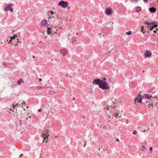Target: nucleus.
Wrapping results in <instances>:
<instances>
[{
	"mask_svg": "<svg viewBox=\"0 0 158 158\" xmlns=\"http://www.w3.org/2000/svg\"><path fill=\"white\" fill-rule=\"evenodd\" d=\"M99 88L102 89H109L110 87L109 84L106 81H102L101 84L99 85Z\"/></svg>",
	"mask_w": 158,
	"mask_h": 158,
	"instance_id": "nucleus-1",
	"label": "nucleus"
},
{
	"mask_svg": "<svg viewBox=\"0 0 158 158\" xmlns=\"http://www.w3.org/2000/svg\"><path fill=\"white\" fill-rule=\"evenodd\" d=\"M25 124L23 123H22L21 121H19V124H18L16 126V128L18 131H21V132L24 131Z\"/></svg>",
	"mask_w": 158,
	"mask_h": 158,
	"instance_id": "nucleus-2",
	"label": "nucleus"
},
{
	"mask_svg": "<svg viewBox=\"0 0 158 158\" xmlns=\"http://www.w3.org/2000/svg\"><path fill=\"white\" fill-rule=\"evenodd\" d=\"M68 4V2L66 1L61 0L59 2L58 5L61 6L62 8H66Z\"/></svg>",
	"mask_w": 158,
	"mask_h": 158,
	"instance_id": "nucleus-3",
	"label": "nucleus"
},
{
	"mask_svg": "<svg viewBox=\"0 0 158 158\" xmlns=\"http://www.w3.org/2000/svg\"><path fill=\"white\" fill-rule=\"evenodd\" d=\"M102 81L100 79H97L94 80L93 81V84L95 85H98L99 87V85L101 84Z\"/></svg>",
	"mask_w": 158,
	"mask_h": 158,
	"instance_id": "nucleus-4",
	"label": "nucleus"
},
{
	"mask_svg": "<svg viewBox=\"0 0 158 158\" xmlns=\"http://www.w3.org/2000/svg\"><path fill=\"white\" fill-rule=\"evenodd\" d=\"M60 52L61 54L64 56H65V54L67 53L68 50L65 48H62L60 49Z\"/></svg>",
	"mask_w": 158,
	"mask_h": 158,
	"instance_id": "nucleus-5",
	"label": "nucleus"
},
{
	"mask_svg": "<svg viewBox=\"0 0 158 158\" xmlns=\"http://www.w3.org/2000/svg\"><path fill=\"white\" fill-rule=\"evenodd\" d=\"M12 5L11 4H9L6 5L4 8V10L5 11H8L10 10V8L12 7Z\"/></svg>",
	"mask_w": 158,
	"mask_h": 158,
	"instance_id": "nucleus-6",
	"label": "nucleus"
},
{
	"mask_svg": "<svg viewBox=\"0 0 158 158\" xmlns=\"http://www.w3.org/2000/svg\"><path fill=\"white\" fill-rule=\"evenodd\" d=\"M77 41V38L76 37H73L71 39V42L73 44H76Z\"/></svg>",
	"mask_w": 158,
	"mask_h": 158,
	"instance_id": "nucleus-7",
	"label": "nucleus"
},
{
	"mask_svg": "<svg viewBox=\"0 0 158 158\" xmlns=\"http://www.w3.org/2000/svg\"><path fill=\"white\" fill-rule=\"evenodd\" d=\"M152 56L151 52L149 51H146L144 54V56L146 57H149Z\"/></svg>",
	"mask_w": 158,
	"mask_h": 158,
	"instance_id": "nucleus-8",
	"label": "nucleus"
},
{
	"mask_svg": "<svg viewBox=\"0 0 158 158\" xmlns=\"http://www.w3.org/2000/svg\"><path fill=\"white\" fill-rule=\"evenodd\" d=\"M136 99L137 100V101L139 102V103H142V99L141 97V95H138L136 98Z\"/></svg>",
	"mask_w": 158,
	"mask_h": 158,
	"instance_id": "nucleus-9",
	"label": "nucleus"
},
{
	"mask_svg": "<svg viewBox=\"0 0 158 158\" xmlns=\"http://www.w3.org/2000/svg\"><path fill=\"white\" fill-rule=\"evenodd\" d=\"M112 10L111 9L106 8V13L108 15H110L112 13Z\"/></svg>",
	"mask_w": 158,
	"mask_h": 158,
	"instance_id": "nucleus-10",
	"label": "nucleus"
},
{
	"mask_svg": "<svg viewBox=\"0 0 158 158\" xmlns=\"http://www.w3.org/2000/svg\"><path fill=\"white\" fill-rule=\"evenodd\" d=\"M47 33L48 35H49L51 34L52 32V28L47 27Z\"/></svg>",
	"mask_w": 158,
	"mask_h": 158,
	"instance_id": "nucleus-11",
	"label": "nucleus"
},
{
	"mask_svg": "<svg viewBox=\"0 0 158 158\" xmlns=\"http://www.w3.org/2000/svg\"><path fill=\"white\" fill-rule=\"evenodd\" d=\"M144 97L147 99H149V100H151V98L152 97V95L150 94H144Z\"/></svg>",
	"mask_w": 158,
	"mask_h": 158,
	"instance_id": "nucleus-12",
	"label": "nucleus"
},
{
	"mask_svg": "<svg viewBox=\"0 0 158 158\" xmlns=\"http://www.w3.org/2000/svg\"><path fill=\"white\" fill-rule=\"evenodd\" d=\"M149 10H150V11L151 13L155 12L156 10V9L154 7H153L150 8Z\"/></svg>",
	"mask_w": 158,
	"mask_h": 158,
	"instance_id": "nucleus-13",
	"label": "nucleus"
},
{
	"mask_svg": "<svg viewBox=\"0 0 158 158\" xmlns=\"http://www.w3.org/2000/svg\"><path fill=\"white\" fill-rule=\"evenodd\" d=\"M47 24V21L46 19L43 20L41 21V25L43 26H45Z\"/></svg>",
	"mask_w": 158,
	"mask_h": 158,
	"instance_id": "nucleus-14",
	"label": "nucleus"
},
{
	"mask_svg": "<svg viewBox=\"0 0 158 158\" xmlns=\"http://www.w3.org/2000/svg\"><path fill=\"white\" fill-rule=\"evenodd\" d=\"M150 23L151 24V26H152V27L155 26V27H157V25L156 24V22L154 21L151 23L150 22Z\"/></svg>",
	"mask_w": 158,
	"mask_h": 158,
	"instance_id": "nucleus-15",
	"label": "nucleus"
},
{
	"mask_svg": "<svg viewBox=\"0 0 158 158\" xmlns=\"http://www.w3.org/2000/svg\"><path fill=\"white\" fill-rule=\"evenodd\" d=\"M148 28L150 29L151 31H152V30L154 29V27H152V26H151V24L150 23L149 24H148Z\"/></svg>",
	"mask_w": 158,
	"mask_h": 158,
	"instance_id": "nucleus-16",
	"label": "nucleus"
},
{
	"mask_svg": "<svg viewBox=\"0 0 158 158\" xmlns=\"http://www.w3.org/2000/svg\"><path fill=\"white\" fill-rule=\"evenodd\" d=\"M17 36V34H15L13 35H12L10 37V39L11 40H13V39H15L16 37Z\"/></svg>",
	"mask_w": 158,
	"mask_h": 158,
	"instance_id": "nucleus-17",
	"label": "nucleus"
},
{
	"mask_svg": "<svg viewBox=\"0 0 158 158\" xmlns=\"http://www.w3.org/2000/svg\"><path fill=\"white\" fill-rule=\"evenodd\" d=\"M141 10V9L140 7L137 6L136 7V11L137 12H139L140 10Z\"/></svg>",
	"mask_w": 158,
	"mask_h": 158,
	"instance_id": "nucleus-18",
	"label": "nucleus"
},
{
	"mask_svg": "<svg viewBox=\"0 0 158 158\" xmlns=\"http://www.w3.org/2000/svg\"><path fill=\"white\" fill-rule=\"evenodd\" d=\"M22 81H23L22 79H20L17 81V83L18 84H21L22 83Z\"/></svg>",
	"mask_w": 158,
	"mask_h": 158,
	"instance_id": "nucleus-19",
	"label": "nucleus"
},
{
	"mask_svg": "<svg viewBox=\"0 0 158 158\" xmlns=\"http://www.w3.org/2000/svg\"><path fill=\"white\" fill-rule=\"evenodd\" d=\"M132 34V31H129L128 32H126V34L127 35H130Z\"/></svg>",
	"mask_w": 158,
	"mask_h": 158,
	"instance_id": "nucleus-20",
	"label": "nucleus"
},
{
	"mask_svg": "<svg viewBox=\"0 0 158 158\" xmlns=\"http://www.w3.org/2000/svg\"><path fill=\"white\" fill-rule=\"evenodd\" d=\"M119 114L117 113L116 114H114L113 115V116L114 117L115 116V117H120V116H119Z\"/></svg>",
	"mask_w": 158,
	"mask_h": 158,
	"instance_id": "nucleus-21",
	"label": "nucleus"
},
{
	"mask_svg": "<svg viewBox=\"0 0 158 158\" xmlns=\"http://www.w3.org/2000/svg\"><path fill=\"white\" fill-rule=\"evenodd\" d=\"M133 134L134 135L136 134L137 133V131L136 130H134L132 132Z\"/></svg>",
	"mask_w": 158,
	"mask_h": 158,
	"instance_id": "nucleus-22",
	"label": "nucleus"
},
{
	"mask_svg": "<svg viewBox=\"0 0 158 158\" xmlns=\"http://www.w3.org/2000/svg\"><path fill=\"white\" fill-rule=\"evenodd\" d=\"M9 10L11 11V12H12L13 11V8L11 7V8H10V10Z\"/></svg>",
	"mask_w": 158,
	"mask_h": 158,
	"instance_id": "nucleus-23",
	"label": "nucleus"
},
{
	"mask_svg": "<svg viewBox=\"0 0 158 158\" xmlns=\"http://www.w3.org/2000/svg\"><path fill=\"white\" fill-rule=\"evenodd\" d=\"M50 12L52 15H53L54 14V12L52 10L50 11Z\"/></svg>",
	"mask_w": 158,
	"mask_h": 158,
	"instance_id": "nucleus-24",
	"label": "nucleus"
},
{
	"mask_svg": "<svg viewBox=\"0 0 158 158\" xmlns=\"http://www.w3.org/2000/svg\"><path fill=\"white\" fill-rule=\"evenodd\" d=\"M102 81H104L106 80V78L104 77H103L102 78Z\"/></svg>",
	"mask_w": 158,
	"mask_h": 158,
	"instance_id": "nucleus-25",
	"label": "nucleus"
},
{
	"mask_svg": "<svg viewBox=\"0 0 158 158\" xmlns=\"http://www.w3.org/2000/svg\"><path fill=\"white\" fill-rule=\"evenodd\" d=\"M144 29V28L143 27V26L142 27H141V31H143V30Z\"/></svg>",
	"mask_w": 158,
	"mask_h": 158,
	"instance_id": "nucleus-26",
	"label": "nucleus"
},
{
	"mask_svg": "<svg viewBox=\"0 0 158 158\" xmlns=\"http://www.w3.org/2000/svg\"><path fill=\"white\" fill-rule=\"evenodd\" d=\"M152 147H151L149 148V151H152Z\"/></svg>",
	"mask_w": 158,
	"mask_h": 158,
	"instance_id": "nucleus-27",
	"label": "nucleus"
},
{
	"mask_svg": "<svg viewBox=\"0 0 158 158\" xmlns=\"http://www.w3.org/2000/svg\"><path fill=\"white\" fill-rule=\"evenodd\" d=\"M113 78H109V80L110 81H113Z\"/></svg>",
	"mask_w": 158,
	"mask_h": 158,
	"instance_id": "nucleus-28",
	"label": "nucleus"
},
{
	"mask_svg": "<svg viewBox=\"0 0 158 158\" xmlns=\"http://www.w3.org/2000/svg\"><path fill=\"white\" fill-rule=\"evenodd\" d=\"M143 2H148V0H143Z\"/></svg>",
	"mask_w": 158,
	"mask_h": 158,
	"instance_id": "nucleus-29",
	"label": "nucleus"
},
{
	"mask_svg": "<svg viewBox=\"0 0 158 158\" xmlns=\"http://www.w3.org/2000/svg\"><path fill=\"white\" fill-rule=\"evenodd\" d=\"M15 106H15V105L14 104H13V108H14Z\"/></svg>",
	"mask_w": 158,
	"mask_h": 158,
	"instance_id": "nucleus-30",
	"label": "nucleus"
},
{
	"mask_svg": "<svg viewBox=\"0 0 158 158\" xmlns=\"http://www.w3.org/2000/svg\"><path fill=\"white\" fill-rule=\"evenodd\" d=\"M38 111L39 112H40L41 111V109H39Z\"/></svg>",
	"mask_w": 158,
	"mask_h": 158,
	"instance_id": "nucleus-31",
	"label": "nucleus"
},
{
	"mask_svg": "<svg viewBox=\"0 0 158 158\" xmlns=\"http://www.w3.org/2000/svg\"><path fill=\"white\" fill-rule=\"evenodd\" d=\"M39 81H42V79L41 78H39Z\"/></svg>",
	"mask_w": 158,
	"mask_h": 158,
	"instance_id": "nucleus-32",
	"label": "nucleus"
},
{
	"mask_svg": "<svg viewBox=\"0 0 158 158\" xmlns=\"http://www.w3.org/2000/svg\"><path fill=\"white\" fill-rule=\"evenodd\" d=\"M19 105L18 104H16V105H15V106H18Z\"/></svg>",
	"mask_w": 158,
	"mask_h": 158,
	"instance_id": "nucleus-33",
	"label": "nucleus"
},
{
	"mask_svg": "<svg viewBox=\"0 0 158 158\" xmlns=\"http://www.w3.org/2000/svg\"><path fill=\"white\" fill-rule=\"evenodd\" d=\"M142 148H145V147L144 146H142Z\"/></svg>",
	"mask_w": 158,
	"mask_h": 158,
	"instance_id": "nucleus-34",
	"label": "nucleus"
},
{
	"mask_svg": "<svg viewBox=\"0 0 158 158\" xmlns=\"http://www.w3.org/2000/svg\"><path fill=\"white\" fill-rule=\"evenodd\" d=\"M153 32L154 33H156V31H155L154 30L153 31Z\"/></svg>",
	"mask_w": 158,
	"mask_h": 158,
	"instance_id": "nucleus-35",
	"label": "nucleus"
},
{
	"mask_svg": "<svg viewBox=\"0 0 158 158\" xmlns=\"http://www.w3.org/2000/svg\"><path fill=\"white\" fill-rule=\"evenodd\" d=\"M112 49L110 51H109L108 52V53H109L112 51Z\"/></svg>",
	"mask_w": 158,
	"mask_h": 158,
	"instance_id": "nucleus-36",
	"label": "nucleus"
},
{
	"mask_svg": "<svg viewBox=\"0 0 158 158\" xmlns=\"http://www.w3.org/2000/svg\"><path fill=\"white\" fill-rule=\"evenodd\" d=\"M23 155V154H22L21 155H20V156H19V157H21Z\"/></svg>",
	"mask_w": 158,
	"mask_h": 158,
	"instance_id": "nucleus-37",
	"label": "nucleus"
},
{
	"mask_svg": "<svg viewBox=\"0 0 158 158\" xmlns=\"http://www.w3.org/2000/svg\"><path fill=\"white\" fill-rule=\"evenodd\" d=\"M146 24L148 25V24H149V23L148 22H147Z\"/></svg>",
	"mask_w": 158,
	"mask_h": 158,
	"instance_id": "nucleus-38",
	"label": "nucleus"
},
{
	"mask_svg": "<svg viewBox=\"0 0 158 158\" xmlns=\"http://www.w3.org/2000/svg\"><path fill=\"white\" fill-rule=\"evenodd\" d=\"M116 140L118 141H119V140L118 139H116Z\"/></svg>",
	"mask_w": 158,
	"mask_h": 158,
	"instance_id": "nucleus-39",
	"label": "nucleus"
},
{
	"mask_svg": "<svg viewBox=\"0 0 158 158\" xmlns=\"http://www.w3.org/2000/svg\"><path fill=\"white\" fill-rule=\"evenodd\" d=\"M141 151H144V150L143 149H141Z\"/></svg>",
	"mask_w": 158,
	"mask_h": 158,
	"instance_id": "nucleus-40",
	"label": "nucleus"
},
{
	"mask_svg": "<svg viewBox=\"0 0 158 158\" xmlns=\"http://www.w3.org/2000/svg\"><path fill=\"white\" fill-rule=\"evenodd\" d=\"M148 102H149V101H148H148H146V103H148Z\"/></svg>",
	"mask_w": 158,
	"mask_h": 158,
	"instance_id": "nucleus-41",
	"label": "nucleus"
},
{
	"mask_svg": "<svg viewBox=\"0 0 158 158\" xmlns=\"http://www.w3.org/2000/svg\"><path fill=\"white\" fill-rule=\"evenodd\" d=\"M75 99V98H73V100H74Z\"/></svg>",
	"mask_w": 158,
	"mask_h": 158,
	"instance_id": "nucleus-42",
	"label": "nucleus"
},
{
	"mask_svg": "<svg viewBox=\"0 0 158 158\" xmlns=\"http://www.w3.org/2000/svg\"><path fill=\"white\" fill-rule=\"evenodd\" d=\"M52 16H49V18H52Z\"/></svg>",
	"mask_w": 158,
	"mask_h": 158,
	"instance_id": "nucleus-43",
	"label": "nucleus"
},
{
	"mask_svg": "<svg viewBox=\"0 0 158 158\" xmlns=\"http://www.w3.org/2000/svg\"><path fill=\"white\" fill-rule=\"evenodd\" d=\"M28 118H31V117L30 116H29L28 117Z\"/></svg>",
	"mask_w": 158,
	"mask_h": 158,
	"instance_id": "nucleus-44",
	"label": "nucleus"
},
{
	"mask_svg": "<svg viewBox=\"0 0 158 158\" xmlns=\"http://www.w3.org/2000/svg\"><path fill=\"white\" fill-rule=\"evenodd\" d=\"M46 143H47V140H46Z\"/></svg>",
	"mask_w": 158,
	"mask_h": 158,
	"instance_id": "nucleus-45",
	"label": "nucleus"
},
{
	"mask_svg": "<svg viewBox=\"0 0 158 158\" xmlns=\"http://www.w3.org/2000/svg\"><path fill=\"white\" fill-rule=\"evenodd\" d=\"M14 31H13L12 32H14Z\"/></svg>",
	"mask_w": 158,
	"mask_h": 158,
	"instance_id": "nucleus-46",
	"label": "nucleus"
},
{
	"mask_svg": "<svg viewBox=\"0 0 158 158\" xmlns=\"http://www.w3.org/2000/svg\"><path fill=\"white\" fill-rule=\"evenodd\" d=\"M33 58H35V56H33Z\"/></svg>",
	"mask_w": 158,
	"mask_h": 158,
	"instance_id": "nucleus-47",
	"label": "nucleus"
},
{
	"mask_svg": "<svg viewBox=\"0 0 158 158\" xmlns=\"http://www.w3.org/2000/svg\"><path fill=\"white\" fill-rule=\"evenodd\" d=\"M27 108L28 107V106H27Z\"/></svg>",
	"mask_w": 158,
	"mask_h": 158,
	"instance_id": "nucleus-48",
	"label": "nucleus"
}]
</instances>
